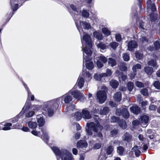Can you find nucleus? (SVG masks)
<instances>
[{"instance_id":"1","label":"nucleus","mask_w":160,"mask_h":160,"mask_svg":"<svg viewBox=\"0 0 160 160\" xmlns=\"http://www.w3.org/2000/svg\"><path fill=\"white\" fill-rule=\"evenodd\" d=\"M87 128H86L87 134L88 136L92 135V131L95 132L93 136L98 140L103 139V135L101 132L103 129V127L101 125L98 121H96L95 123L91 122L87 123Z\"/></svg>"},{"instance_id":"2","label":"nucleus","mask_w":160,"mask_h":160,"mask_svg":"<svg viewBox=\"0 0 160 160\" xmlns=\"http://www.w3.org/2000/svg\"><path fill=\"white\" fill-rule=\"evenodd\" d=\"M55 154L60 158L62 160H72V154L65 149L60 150L56 147L52 148Z\"/></svg>"},{"instance_id":"3","label":"nucleus","mask_w":160,"mask_h":160,"mask_svg":"<svg viewBox=\"0 0 160 160\" xmlns=\"http://www.w3.org/2000/svg\"><path fill=\"white\" fill-rule=\"evenodd\" d=\"M84 52L87 56L83 55V63L86 62V68L89 70H91L93 68L94 66L92 61H91V59L89 57L91 56L92 52L90 49H88L87 48L84 50Z\"/></svg>"},{"instance_id":"4","label":"nucleus","mask_w":160,"mask_h":160,"mask_svg":"<svg viewBox=\"0 0 160 160\" xmlns=\"http://www.w3.org/2000/svg\"><path fill=\"white\" fill-rule=\"evenodd\" d=\"M63 98L60 97L57 99L53 100L51 101L47 102V107L46 108L48 111V113L49 116H51L53 114V110L52 109V105L54 103H56L57 104H59L62 102Z\"/></svg>"},{"instance_id":"5","label":"nucleus","mask_w":160,"mask_h":160,"mask_svg":"<svg viewBox=\"0 0 160 160\" xmlns=\"http://www.w3.org/2000/svg\"><path fill=\"white\" fill-rule=\"evenodd\" d=\"M107 89L106 88L104 91H98L97 93V97L101 103L104 102L106 99V92L107 91Z\"/></svg>"},{"instance_id":"6","label":"nucleus","mask_w":160,"mask_h":160,"mask_svg":"<svg viewBox=\"0 0 160 160\" xmlns=\"http://www.w3.org/2000/svg\"><path fill=\"white\" fill-rule=\"evenodd\" d=\"M117 114L118 113L119 115H122L125 118H128L129 116V112L127 108H123L122 111L120 110H118L116 111Z\"/></svg>"},{"instance_id":"7","label":"nucleus","mask_w":160,"mask_h":160,"mask_svg":"<svg viewBox=\"0 0 160 160\" xmlns=\"http://www.w3.org/2000/svg\"><path fill=\"white\" fill-rule=\"evenodd\" d=\"M83 40L85 42L88 46L91 48L92 47V42L90 36L87 34H85L83 36Z\"/></svg>"},{"instance_id":"8","label":"nucleus","mask_w":160,"mask_h":160,"mask_svg":"<svg viewBox=\"0 0 160 160\" xmlns=\"http://www.w3.org/2000/svg\"><path fill=\"white\" fill-rule=\"evenodd\" d=\"M147 7L148 10H150L152 12H154L156 10V8L153 0H148Z\"/></svg>"},{"instance_id":"9","label":"nucleus","mask_w":160,"mask_h":160,"mask_svg":"<svg viewBox=\"0 0 160 160\" xmlns=\"http://www.w3.org/2000/svg\"><path fill=\"white\" fill-rule=\"evenodd\" d=\"M72 95L73 96L74 98L81 101H82V100H83L84 99L83 95L77 91H75L72 92Z\"/></svg>"},{"instance_id":"10","label":"nucleus","mask_w":160,"mask_h":160,"mask_svg":"<svg viewBox=\"0 0 160 160\" xmlns=\"http://www.w3.org/2000/svg\"><path fill=\"white\" fill-rule=\"evenodd\" d=\"M149 117L146 115H143L140 117V124L142 125H145L148 123L149 121ZM146 126H143L142 127H146Z\"/></svg>"},{"instance_id":"11","label":"nucleus","mask_w":160,"mask_h":160,"mask_svg":"<svg viewBox=\"0 0 160 160\" xmlns=\"http://www.w3.org/2000/svg\"><path fill=\"white\" fill-rule=\"evenodd\" d=\"M137 46V44L135 41H131L128 43V49L129 51H132Z\"/></svg>"},{"instance_id":"12","label":"nucleus","mask_w":160,"mask_h":160,"mask_svg":"<svg viewBox=\"0 0 160 160\" xmlns=\"http://www.w3.org/2000/svg\"><path fill=\"white\" fill-rule=\"evenodd\" d=\"M88 145L87 142L84 140H80L77 143V146L78 148H86Z\"/></svg>"},{"instance_id":"13","label":"nucleus","mask_w":160,"mask_h":160,"mask_svg":"<svg viewBox=\"0 0 160 160\" xmlns=\"http://www.w3.org/2000/svg\"><path fill=\"white\" fill-rule=\"evenodd\" d=\"M32 110L34 111H30L27 113L26 116L28 118H30L34 114V112L38 111V107L37 106H33L32 107Z\"/></svg>"},{"instance_id":"14","label":"nucleus","mask_w":160,"mask_h":160,"mask_svg":"<svg viewBox=\"0 0 160 160\" xmlns=\"http://www.w3.org/2000/svg\"><path fill=\"white\" fill-rule=\"evenodd\" d=\"M82 116L83 118L87 119H90L92 117L88 111L85 109L82 110Z\"/></svg>"},{"instance_id":"15","label":"nucleus","mask_w":160,"mask_h":160,"mask_svg":"<svg viewBox=\"0 0 160 160\" xmlns=\"http://www.w3.org/2000/svg\"><path fill=\"white\" fill-rule=\"evenodd\" d=\"M41 131L42 133V134L41 136V137L44 141L48 140L49 139V137L48 136L46 129L45 128H42L41 129Z\"/></svg>"},{"instance_id":"16","label":"nucleus","mask_w":160,"mask_h":160,"mask_svg":"<svg viewBox=\"0 0 160 160\" xmlns=\"http://www.w3.org/2000/svg\"><path fill=\"white\" fill-rule=\"evenodd\" d=\"M140 149L141 147H140L136 146L132 148V151L135 153L136 156L138 157L141 152L140 150Z\"/></svg>"},{"instance_id":"17","label":"nucleus","mask_w":160,"mask_h":160,"mask_svg":"<svg viewBox=\"0 0 160 160\" xmlns=\"http://www.w3.org/2000/svg\"><path fill=\"white\" fill-rule=\"evenodd\" d=\"M37 119L39 127H41L44 125L45 123V121L42 117L39 115L38 116Z\"/></svg>"},{"instance_id":"18","label":"nucleus","mask_w":160,"mask_h":160,"mask_svg":"<svg viewBox=\"0 0 160 160\" xmlns=\"http://www.w3.org/2000/svg\"><path fill=\"white\" fill-rule=\"evenodd\" d=\"M113 98L117 102H119L122 99V94L120 92H117L114 94Z\"/></svg>"},{"instance_id":"19","label":"nucleus","mask_w":160,"mask_h":160,"mask_svg":"<svg viewBox=\"0 0 160 160\" xmlns=\"http://www.w3.org/2000/svg\"><path fill=\"white\" fill-rule=\"evenodd\" d=\"M130 110L132 112L136 114H138L140 111V108L137 106L131 107Z\"/></svg>"},{"instance_id":"20","label":"nucleus","mask_w":160,"mask_h":160,"mask_svg":"<svg viewBox=\"0 0 160 160\" xmlns=\"http://www.w3.org/2000/svg\"><path fill=\"white\" fill-rule=\"evenodd\" d=\"M148 64L149 65L153 66L156 69H157L158 67V65L157 64V62L156 60L152 59L148 62Z\"/></svg>"},{"instance_id":"21","label":"nucleus","mask_w":160,"mask_h":160,"mask_svg":"<svg viewBox=\"0 0 160 160\" xmlns=\"http://www.w3.org/2000/svg\"><path fill=\"white\" fill-rule=\"evenodd\" d=\"M144 70L147 74L150 75L153 72V68L152 67L147 66L144 68Z\"/></svg>"},{"instance_id":"22","label":"nucleus","mask_w":160,"mask_h":160,"mask_svg":"<svg viewBox=\"0 0 160 160\" xmlns=\"http://www.w3.org/2000/svg\"><path fill=\"white\" fill-rule=\"evenodd\" d=\"M84 82V80L83 78L79 77L77 81L78 85L79 88H81L83 87Z\"/></svg>"},{"instance_id":"23","label":"nucleus","mask_w":160,"mask_h":160,"mask_svg":"<svg viewBox=\"0 0 160 160\" xmlns=\"http://www.w3.org/2000/svg\"><path fill=\"white\" fill-rule=\"evenodd\" d=\"M62 97L63 98H64V102L66 103H69L72 100L71 97L70 95H69L68 94L65 95Z\"/></svg>"},{"instance_id":"24","label":"nucleus","mask_w":160,"mask_h":160,"mask_svg":"<svg viewBox=\"0 0 160 160\" xmlns=\"http://www.w3.org/2000/svg\"><path fill=\"white\" fill-rule=\"evenodd\" d=\"M109 108L108 107H105L103 108L102 109L101 108L100 113L101 115H105L107 114L109 112Z\"/></svg>"},{"instance_id":"25","label":"nucleus","mask_w":160,"mask_h":160,"mask_svg":"<svg viewBox=\"0 0 160 160\" xmlns=\"http://www.w3.org/2000/svg\"><path fill=\"white\" fill-rule=\"evenodd\" d=\"M110 84L112 88H117L118 85V82L114 80L111 81L110 82Z\"/></svg>"},{"instance_id":"26","label":"nucleus","mask_w":160,"mask_h":160,"mask_svg":"<svg viewBox=\"0 0 160 160\" xmlns=\"http://www.w3.org/2000/svg\"><path fill=\"white\" fill-rule=\"evenodd\" d=\"M93 35L94 37L98 40H101L102 39V35L101 33L95 32H93Z\"/></svg>"},{"instance_id":"27","label":"nucleus","mask_w":160,"mask_h":160,"mask_svg":"<svg viewBox=\"0 0 160 160\" xmlns=\"http://www.w3.org/2000/svg\"><path fill=\"white\" fill-rule=\"evenodd\" d=\"M28 127L31 129H34L37 126V124L36 122H33L31 121L28 122Z\"/></svg>"},{"instance_id":"28","label":"nucleus","mask_w":160,"mask_h":160,"mask_svg":"<svg viewBox=\"0 0 160 160\" xmlns=\"http://www.w3.org/2000/svg\"><path fill=\"white\" fill-rule=\"evenodd\" d=\"M141 68V65L139 64H137L133 66L132 69L133 72L136 73L137 70L140 69Z\"/></svg>"},{"instance_id":"29","label":"nucleus","mask_w":160,"mask_h":160,"mask_svg":"<svg viewBox=\"0 0 160 160\" xmlns=\"http://www.w3.org/2000/svg\"><path fill=\"white\" fill-rule=\"evenodd\" d=\"M132 136L131 135H129L128 133H126L123 138V139L124 141H126L127 142H129L131 139Z\"/></svg>"},{"instance_id":"30","label":"nucleus","mask_w":160,"mask_h":160,"mask_svg":"<svg viewBox=\"0 0 160 160\" xmlns=\"http://www.w3.org/2000/svg\"><path fill=\"white\" fill-rule=\"evenodd\" d=\"M108 63L109 65H110L112 67L115 66L116 64V61L114 60V59L112 58H110L109 59V60L108 61Z\"/></svg>"},{"instance_id":"31","label":"nucleus","mask_w":160,"mask_h":160,"mask_svg":"<svg viewBox=\"0 0 160 160\" xmlns=\"http://www.w3.org/2000/svg\"><path fill=\"white\" fill-rule=\"evenodd\" d=\"M80 24L81 26L85 29H89L90 27V24L87 22H81Z\"/></svg>"},{"instance_id":"32","label":"nucleus","mask_w":160,"mask_h":160,"mask_svg":"<svg viewBox=\"0 0 160 160\" xmlns=\"http://www.w3.org/2000/svg\"><path fill=\"white\" fill-rule=\"evenodd\" d=\"M119 124L120 126L122 128H126L127 126L126 122L123 120H121L119 122Z\"/></svg>"},{"instance_id":"33","label":"nucleus","mask_w":160,"mask_h":160,"mask_svg":"<svg viewBox=\"0 0 160 160\" xmlns=\"http://www.w3.org/2000/svg\"><path fill=\"white\" fill-rule=\"evenodd\" d=\"M98 59L103 63H106L107 61V58L104 56L101 55L98 57Z\"/></svg>"},{"instance_id":"34","label":"nucleus","mask_w":160,"mask_h":160,"mask_svg":"<svg viewBox=\"0 0 160 160\" xmlns=\"http://www.w3.org/2000/svg\"><path fill=\"white\" fill-rule=\"evenodd\" d=\"M97 46L98 48H100L101 49L104 50L107 48V46L102 42H100L97 45Z\"/></svg>"},{"instance_id":"35","label":"nucleus","mask_w":160,"mask_h":160,"mask_svg":"<svg viewBox=\"0 0 160 160\" xmlns=\"http://www.w3.org/2000/svg\"><path fill=\"white\" fill-rule=\"evenodd\" d=\"M153 85L155 88L160 89V82L158 81H155L153 83Z\"/></svg>"},{"instance_id":"36","label":"nucleus","mask_w":160,"mask_h":160,"mask_svg":"<svg viewBox=\"0 0 160 160\" xmlns=\"http://www.w3.org/2000/svg\"><path fill=\"white\" fill-rule=\"evenodd\" d=\"M102 31L103 33L106 36H109L111 33L110 31L106 28H103Z\"/></svg>"},{"instance_id":"37","label":"nucleus","mask_w":160,"mask_h":160,"mask_svg":"<svg viewBox=\"0 0 160 160\" xmlns=\"http://www.w3.org/2000/svg\"><path fill=\"white\" fill-rule=\"evenodd\" d=\"M124 148L122 146H119L117 148V152L120 155H122L124 151Z\"/></svg>"},{"instance_id":"38","label":"nucleus","mask_w":160,"mask_h":160,"mask_svg":"<svg viewBox=\"0 0 160 160\" xmlns=\"http://www.w3.org/2000/svg\"><path fill=\"white\" fill-rule=\"evenodd\" d=\"M112 74V72L111 70L107 69L106 73H102V77H107L108 76H110Z\"/></svg>"},{"instance_id":"39","label":"nucleus","mask_w":160,"mask_h":160,"mask_svg":"<svg viewBox=\"0 0 160 160\" xmlns=\"http://www.w3.org/2000/svg\"><path fill=\"white\" fill-rule=\"evenodd\" d=\"M12 124L11 123H7L5 124L4 127L2 129L4 130H8L11 129L10 127L12 126Z\"/></svg>"},{"instance_id":"40","label":"nucleus","mask_w":160,"mask_h":160,"mask_svg":"<svg viewBox=\"0 0 160 160\" xmlns=\"http://www.w3.org/2000/svg\"><path fill=\"white\" fill-rule=\"evenodd\" d=\"M74 117L77 121L80 120L82 118L81 113L78 112H77L75 114L74 116Z\"/></svg>"},{"instance_id":"41","label":"nucleus","mask_w":160,"mask_h":160,"mask_svg":"<svg viewBox=\"0 0 160 160\" xmlns=\"http://www.w3.org/2000/svg\"><path fill=\"white\" fill-rule=\"evenodd\" d=\"M118 43L116 42H111L109 44V46L111 47L113 50H115L116 48L118 46Z\"/></svg>"},{"instance_id":"42","label":"nucleus","mask_w":160,"mask_h":160,"mask_svg":"<svg viewBox=\"0 0 160 160\" xmlns=\"http://www.w3.org/2000/svg\"><path fill=\"white\" fill-rule=\"evenodd\" d=\"M13 2H13V0H11V4L12 9L13 11H15L18 8V4H16L14 5V6H13L12 5V3Z\"/></svg>"},{"instance_id":"43","label":"nucleus","mask_w":160,"mask_h":160,"mask_svg":"<svg viewBox=\"0 0 160 160\" xmlns=\"http://www.w3.org/2000/svg\"><path fill=\"white\" fill-rule=\"evenodd\" d=\"M141 93L145 96H148V90L146 88L142 89L141 91Z\"/></svg>"},{"instance_id":"44","label":"nucleus","mask_w":160,"mask_h":160,"mask_svg":"<svg viewBox=\"0 0 160 160\" xmlns=\"http://www.w3.org/2000/svg\"><path fill=\"white\" fill-rule=\"evenodd\" d=\"M135 85L137 87L139 88H143L144 86V83L138 81L136 82Z\"/></svg>"},{"instance_id":"45","label":"nucleus","mask_w":160,"mask_h":160,"mask_svg":"<svg viewBox=\"0 0 160 160\" xmlns=\"http://www.w3.org/2000/svg\"><path fill=\"white\" fill-rule=\"evenodd\" d=\"M154 49L157 50L160 48V44L159 42L158 41H156L154 43Z\"/></svg>"},{"instance_id":"46","label":"nucleus","mask_w":160,"mask_h":160,"mask_svg":"<svg viewBox=\"0 0 160 160\" xmlns=\"http://www.w3.org/2000/svg\"><path fill=\"white\" fill-rule=\"evenodd\" d=\"M128 88L129 91H131L133 89V83L131 82H129L128 83Z\"/></svg>"},{"instance_id":"47","label":"nucleus","mask_w":160,"mask_h":160,"mask_svg":"<svg viewBox=\"0 0 160 160\" xmlns=\"http://www.w3.org/2000/svg\"><path fill=\"white\" fill-rule=\"evenodd\" d=\"M136 57L138 59H140L142 58L143 57V55L138 52H136Z\"/></svg>"},{"instance_id":"48","label":"nucleus","mask_w":160,"mask_h":160,"mask_svg":"<svg viewBox=\"0 0 160 160\" xmlns=\"http://www.w3.org/2000/svg\"><path fill=\"white\" fill-rule=\"evenodd\" d=\"M141 107L144 109L146 108V106L148 104V102L147 101H142L141 103Z\"/></svg>"},{"instance_id":"49","label":"nucleus","mask_w":160,"mask_h":160,"mask_svg":"<svg viewBox=\"0 0 160 160\" xmlns=\"http://www.w3.org/2000/svg\"><path fill=\"white\" fill-rule=\"evenodd\" d=\"M123 58L124 60L126 61H128L129 59V56L127 53L123 54Z\"/></svg>"},{"instance_id":"50","label":"nucleus","mask_w":160,"mask_h":160,"mask_svg":"<svg viewBox=\"0 0 160 160\" xmlns=\"http://www.w3.org/2000/svg\"><path fill=\"white\" fill-rule=\"evenodd\" d=\"M102 77V74H96L94 75V78L97 80L99 81L101 80V78Z\"/></svg>"},{"instance_id":"51","label":"nucleus","mask_w":160,"mask_h":160,"mask_svg":"<svg viewBox=\"0 0 160 160\" xmlns=\"http://www.w3.org/2000/svg\"><path fill=\"white\" fill-rule=\"evenodd\" d=\"M113 148L112 146H109L107 150V153L108 155L110 154L113 151Z\"/></svg>"},{"instance_id":"52","label":"nucleus","mask_w":160,"mask_h":160,"mask_svg":"<svg viewBox=\"0 0 160 160\" xmlns=\"http://www.w3.org/2000/svg\"><path fill=\"white\" fill-rule=\"evenodd\" d=\"M82 13V16L85 18H88L89 16V13L85 10H83Z\"/></svg>"},{"instance_id":"53","label":"nucleus","mask_w":160,"mask_h":160,"mask_svg":"<svg viewBox=\"0 0 160 160\" xmlns=\"http://www.w3.org/2000/svg\"><path fill=\"white\" fill-rule=\"evenodd\" d=\"M120 69L122 71H126L127 69V67L125 66L124 64L120 66Z\"/></svg>"},{"instance_id":"54","label":"nucleus","mask_w":160,"mask_h":160,"mask_svg":"<svg viewBox=\"0 0 160 160\" xmlns=\"http://www.w3.org/2000/svg\"><path fill=\"white\" fill-rule=\"evenodd\" d=\"M28 94L29 97H30L31 100L32 101H33L34 100V96L33 95L31 94V93L30 92L29 90H28Z\"/></svg>"},{"instance_id":"55","label":"nucleus","mask_w":160,"mask_h":160,"mask_svg":"<svg viewBox=\"0 0 160 160\" xmlns=\"http://www.w3.org/2000/svg\"><path fill=\"white\" fill-rule=\"evenodd\" d=\"M111 122H118L119 120V118L118 117L115 116L112 117L111 118Z\"/></svg>"},{"instance_id":"56","label":"nucleus","mask_w":160,"mask_h":160,"mask_svg":"<svg viewBox=\"0 0 160 160\" xmlns=\"http://www.w3.org/2000/svg\"><path fill=\"white\" fill-rule=\"evenodd\" d=\"M103 63H101L99 60L98 59V60L97 64L98 68H100L102 67L103 66Z\"/></svg>"},{"instance_id":"57","label":"nucleus","mask_w":160,"mask_h":160,"mask_svg":"<svg viewBox=\"0 0 160 160\" xmlns=\"http://www.w3.org/2000/svg\"><path fill=\"white\" fill-rule=\"evenodd\" d=\"M144 22L142 21L139 22V27L140 29H145L143 27Z\"/></svg>"},{"instance_id":"58","label":"nucleus","mask_w":160,"mask_h":160,"mask_svg":"<svg viewBox=\"0 0 160 160\" xmlns=\"http://www.w3.org/2000/svg\"><path fill=\"white\" fill-rule=\"evenodd\" d=\"M70 7L74 11H75L77 12V14H78V13H80V12H79L77 10V9L75 6H74L73 5H71Z\"/></svg>"},{"instance_id":"59","label":"nucleus","mask_w":160,"mask_h":160,"mask_svg":"<svg viewBox=\"0 0 160 160\" xmlns=\"http://www.w3.org/2000/svg\"><path fill=\"white\" fill-rule=\"evenodd\" d=\"M156 107L155 105L151 104L149 107V109L150 110L154 111L156 110Z\"/></svg>"},{"instance_id":"60","label":"nucleus","mask_w":160,"mask_h":160,"mask_svg":"<svg viewBox=\"0 0 160 160\" xmlns=\"http://www.w3.org/2000/svg\"><path fill=\"white\" fill-rule=\"evenodd\" d=\"M30 108V105L29 104H26L23 108V110H28Z\"/></svg>"},{"instance_id":"61","label":"nucleus","mask_w":160,"mask_h":160,"mask_svg":"<svg viewBox=\"0 0 160 160\" xmlns=\"http://www.w3.org/2000/svg\"><path fill=\"white\" fill-rule=\"evenodd\" d=\"M116 40L117 41H120L121 39V35H120V34H117L116 35Z\"/></svg>"},{"instance_id":"62","label":"nucleus","mask_w":160,"mask_h":160,"mask_svg":"<svg viewBox=\"0 0 160 160\" xmlns=\"http://www.w3.org/2000/svg\"><path fill=\"white\" fill-rule=\"evenodd\" d=\"M31 133L35 136H38V134L40 133V132H38L35 130H33L32 131Z\"/></svg>"},{"instance_id":"63","label":"nucleus","mask_w":160,"mask_h":160,"mask_svg":"<svg viewBox=\"0 0 160 160\" xmlns=\"http://www.w3.org/2000/svg\"><path fill=\"white\" fill-rule=\"evenodd\" d=\"M132 123V124L134 126L138 125L140 123V122L138 120L134 121Z\"/></svg>"},{"instance_id":"64","label":"nucleus","mask_w":160,"mask_h":160,"mask_svg":"<svg viewBox=\"0 0 160 160\" xmlns=\"http://www.w3.org/2000/svg\"><path fill=\"white\" fill-rule=\"evenodd\" d=\"M118 133L117 130H114L111 131V135L112 136H114L115 135Z\"/></svg>"}]
</instances>
